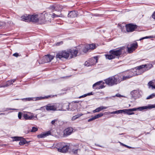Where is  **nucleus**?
Instances as JSON below:
<instances>
[{
	"label": "nucleus",
	"instance_id": "nucleus-30",
	"mask_svg": "<svg viewBox=\"0 0 155 155\" xmlns=\"http://www.w3.org/2000/svg\"><path fill=\"white\" fill-rule=\"evenodd\" d=\"M12 84V82L11 80L8 81L6 82V84L5 85H4V87H8Z\"/></svg>",
	"mask_w": 155,
	"mask_h": 155
},
{
	"label": "nucleus",
	"instance_id": "nucleus-6",
	"mask_svg": "<svg viewBox=\"0 0 155 155\" xmlns=\"http://www.w3.org/2000/svg\"><path fill=\"white\" fill-rule=\"evenodd\" d=\"M56 57L57 58H59L60 59L62 58L66 59H68L69 56L68 49L59 51L56 54Z\"/></svg>",
	"mask_w": 155,
	"mask_h": 155
},
{
	"label": "nucleus",
	"instance_id": "nucleus-24",
	"mask_svg": "<svg viewBox=\"0 0 155 155\" xmlns=\"http://www.w3.org/2000/svg\"><path fill=\"white\" fill-rule=\"evenodd\" d=\"M30 15L23 16L21 17L22 20L26 22L30 21Z\"/></svg>",
	"mask_w": 155,
	"mask_h": 155
},
{
	"label": "nucleus",
	"instance_id": "nucleus-5",
	"mask_svg": "<svg viewBox=\"0 0 155 155\" xmlns=\"http://www.w3.org/2000/svg\"><path fill=\"white\" fill-rule=\"evenodd\" d=\"M121 73L122 81L129 79L133 76L138 75L137 74L138 73L137 72V71H135L134 73L132 71H128L127 72V75H124V73Z\"/></svg>",
	"mask_w": 155,
	"mask_h": 155
},
{
	"label": "nucleus",
	"instance_id": "nucleus-15",
	"mask_svg": "<svg viewBox=\"0 0 155 155\" xmlns=\"http://www.w3.org/2000/svg\"><path fill=\"white\" fill-rule=\"evenodd\" d=\"M61 7L59 5L54 4L51 5L49 7V9L52 10V11H59L61 9Z\"/></svg>",
	"mask_w": 155,
	"mask_h": 155
},
{
	"label": "nucleus",
	"instance_id": "nucleus-17",
	"mask_svg": "<svg viewBox=\"0 0 155 155\" xmlns=\"http://www.w3.org/2000/svg\"><path fill=\"white\" fill-rule=\"evenodd\" d=\"M48 54L45 55L41 59L39 60V63L40 64H44L48 62Z\"/></svg>",
	"mask_w": 155,
	"mask_h": 155
},
{
	"label": "nucleus",
	"instance_id": "nucleus-35",
	"mask_svg": "<svg viewBox=\"0 0 155 155\" xmlns=\"http://www.w3.org/2000/svg\"><path fill=\"white\" fill-rule=\"evenodd\" d=\"M155 97V94H152L148 96L146 98L147 100L152 99Z\"/></svg>",
	"mask_w": 155,
	"mask_h": 155
},
{
	"label": "nucleus",
	"instance_id": "nucleus-36",
	"mask_svg": "<svg viewBox=\"0 0 155 155\" xmlns=\"http://www.w3.org/2000/svg\"><path fill=\"white\" fill-rule=\"evenodd\" d=\"M103 114L102 113H100V114H98L94 116L95 118V119H97L99 118L100 117H101L103 116Z\"/></svg>",
	"mask_w": 155,
	"mask_h": 155
},
{
	"label": "nucleus",
	"instance_id": "nucleus-57",
	"mask_svg": "<svg viewBox=\"0 0 155 155\" xmlns=\"http://www.w3.org/2000/svg\"><path fill=\"white\" fill-rule=\"evenodd\" d=\"M116 96H117V97H120V96H121V95H120V94H117L116 95Z\"/></svg>",
	"mask_w": 155,
	"mask_h": 155
},
{
	"label": "nucleus",
	"instance_id": "nucleus-59",
	"mask_svg": "<svg viewBox=\"0 0 155 155\" xmlns=\"http://www.w3.org/2000/svg\"><path fill=\"white\" fill-rule=\"evenodd\" d=\"M9 110H16V109H12V108H9Z\"/></svg>",
	"mask_w": 155,
	"mask_h": 155
},
{
	"label": "nucleus",
	"instance_id": "nucleus-1",
	"mask_svg": "<svg viewBox=\"0 0 155 155\" xmlns=\"http://www.w3.org/2000/svg\"><path fill=\"white\" fill-rule=\"evenodd\" d=\"M79 52V54L87 53L90 50H93L97 47L95 44H87L78 46Z\"/></svg>",
	"mask_w": 155,
	"mask_h": 155
},
{
	"label": "nucleus",
	"instance_id": "nucleus-44",
	"mask_svg": "<svg viewBox=\"0 0 155 155\" xmlns=\"http://www.w3.org/2000/svg\"><path fill=\"white\" fill-rule=\"evenodd\" d=\"M54 58V56L51 55L49 54V62H50Z\"/></svg>",
	"mask_w": 155,
	"mask_h": 155
},
{
	"label": "nucleus",
	"instance_id": "nucleus-47",
	"mask_svg": "<svg viewBox=\"0 0 155 155\" xmlns=\"http://www.w3.org/2000/svg\"><path fill=\"white\" fill-rule=\"evenodd\" d=\"M78 149H76V150H74L73 149L72 150V152H73V153L74 154H77L78 153Z\"/></svg>",
	"mask_w": 155,
	"mask_h": 155
},
{
	"label": "nucleus",
	"instance_id": "nucleus-7",
	"mask_svg": "<svg viewBox=\"0 0 155 155\" xmlns=\"http://www.w3.org/2000/svg\"><path fill=\"white\" fill-rule=\"evenodd\" d=\"M68 51L70 59L76 57L78 55H80L78 47L74 49H68Z\"/></svg>",
	"mask_w": 155,
	"mask_h": 155
},
{
	"label": "nucleus",
	"instance_id": "nucleus-40",
	"mask_svg": "<svg viewBox=\"0 0 155 155\" xmlns=\"http://www.w3.org/2000/svg\"><path fill=\"white\" fill-rule=\"evenodd\" d=\"M63 43V41H60L55 43V45L56 46H59L62 45Z\"/></svg>",
	"mask_w": 155,
	"mask_h": 155
},
{
	"label": "nucleus",
	"instance_id": "nucleus-61",
	"mask_svg": "<svg viewBox=\"0 0 155 155\" xmlns=\"http://www.w3.org/2000/svg\"><path fill=\"white\" fill-rule=\"evenodd\" d=\"M49 135H50L51 134V132L49 130Z\"/></svg>",
	"mask_w": 155,
	"mask_h": 155
},
{
	"label": "nucleus",
	"instance_id": "nucleus-23",
	"mask_svg": "<svg viewBox=\"0 0 155 155\" xmlns=\"http://www.w3.org/2000/svg\"><path fill=\"white\" fill-rule=\"evenodd\" d=\"M98 59L97 56L94 57L93 58H91L90 61L91 64L93 65L95 64L97 62Z\"/></svg>",
	"mask_w": 155,
	"mask_h": 155
},
{
	"label": "nucleus",
	"instance_id": "nucleus-8",
	"mask_svg": "<svg viewBox=\"0 0 155 155\" xmlns=\"http://www.w3.org/2000/svg\"><path fill=\"white\" fill-rule=\"evenodd\" d=\"M124 47H121L119 48L114 49L109 51L110 54H112L115 57H119L122 54V51L124 49Z\"/></svg>",
	"mask_w": 155,
	"mask_h": 155
},
{
	"label": "nucleus",
	"instance_id": "nucleus-56",
	"mask_svg": "<svg viewBox=\"0 0 155 155\" xmlns=\"http://www.w3.org/2000/svg\"><path fill=\"white\" fill-rule=\"evenodd\" d=\"M16 81V79H13L11 80V81H12V84L14 82Z\"/></svg>",
	"mask_w": 155,
	"mask_h": 155
},
{
	"label": "nucleus",
	"instance_id": "nucleus-12",
	"mask_svg": "<svg viewBox=\"0 0 155 155\" xmlns=\"http://www.w3.org/2000/svg\"><path fill=\"white\" fill-rule=\"evenodd\" d=\"M102 82V81H100L94 84L93 85V88L95 90L101 89L104 88L105 86L103 84H101Z\"/></svg>",
	"mask_w": 155,
	"mask_h": 155
},
{
	"label": "nucleus",
	"instance_id": "nucleus-62",
	"mask_svg": "<svg viewBox=\"0 0 155 155\" xmlns=\"http://www.w3.org/2000/svg\"><path fill=\"white\" fill-rule=\"evenodd\" d=\"M4 114V113H2L0 114V115Z\"/></svg>",
	"mask_w": 155,
	"mask_h": 155
},
{
	"label": "nucleus",
	"instance_id": "nucleus-60",
	"mask_svg": "<svg viewBox=\"0 0 155 155\" xmlns=\"http://www.w3.org/2000/svg\"><path fill=\"white\" fill-rule=\"evenodd\" d=\"M69 77V76H67L65 77H63V78H67Z\"/></svg>",
	"mask_w": 155,
	"mask_h": 155
},
{
	"label": "nucleus",
	"instance_id": "nucleus-54",
	"mask_svg": "<svg viewBox=\"0 0 155 155\" xmlns=\"http://www.w3.org/2000/svg\"><path fill=\"white\" fill-rule=\"evenodd\" d=\"M43 108H44V109L45 108L46 109V110H47L48 111V105H47L46 106V107H43Z\"/></svg>",
	"mask_w": 155,
	"mask_h": 155
},
{
	"label": "nucleus",
	"instance_id": "nucleus-50",
	"mask_svg": "<svg viewBox=\"0 0 155 155\" xmlns=\"http://www.w3.org/2000/svg\"><path fill=\"white\" fill-rule=\"evenodd\" d=\"M86 94H87V96H90V95H93L94 94V93H93L92 92H91L88 93Z\"/></svg>",
	"mask_w": 155,
	"mask_h": 155
},
{
	"label": "nucleus",
	"instance_id": "nucleus-2",
	"mask_svg": "<svg viewBox=\"0 0 155 155\" xmlns=\"http://www.w3.org/2000/svg\"><path fill=\"white\" fill-rule=\"evenodd\" d=\"M153 67L152 64H143L136 67L137 69V72L138 74H141L145 72L148 71Z\"/></svg>",
	"mask_w": 155,
	"mask_h": 155
},
{
	"label": "nucleus",
	"instance_id": "nucleus-34",
	"mask_svg": "<svg viewBox=\"0 0 155 155\" xmlns=\"http://www.w3.org/2000/svg\"><path fill=\"white\" fill-rule=\"evenodd\" d=\"M21 139H23L22 137H13V141H19L21 140Z\"/></svg>",
	"mask_w": 155,
	"mask_h": 155
},
{
	"label": "nucleus",
	"instance_id": "nucleus-37",
	"mask_svg": "<svg viewBox=\"0 0 155 155\" xmlns=\"http://www.w3.org/2000/svg\"><path fill=\"white\" fill-rule=\"evenodd\" d=\"M22 113L21 112H19L18 114V117L19 119L22 120Z\"/></svg>",
	"mask_w": 155,
	"mask_h": 155
},
{
	"label": "nucleus",
	"instance_id": "nucleus-22",
	"mask_svg": "<svg viewBox=\"0 0 155 155\" xmlns=\"http://www.w3.org/2000/svg\"><path fill=\"white\" fill-rule=\"evenodd\" d=\"M48 135V131L46 133H43L41 134L38 135L37 137L38 138H43Z\"/></svg>",
	"mask_w": 155,
	"mask_h": 155
},
{
	"label": "nucleus",
	"instance_id": "nucleus-18",
	"mask_svg": "<svg viewBox=\"0 0 155 155\" xmlns=\"http://www.w3.org/2000/svg\"><path fill=\"white\" fill-rule=\"evenodd\" d=\"M30 21H32L34 22H37L39 21V18H38V15H30Z\"/></svg>",
	"mask_w": 155,
	"mask_h": 155
},
{
	"label": "nucleus",
	"instance_id": "nucleus-10",
	"mask_svg": "<svg viewBox=\"0 0 155 155\" xmlns=\"http://www.w3.org/2000/svg\"><path fill=\"white\" fill-rule=\"evenodd\" d=\"M130 47H127V52L129 53H132L138 47L137 43L136 42L130 44Z\"/></svg>",
	"mask_w": 155,
	"mask_h": 155
},
{
	"label": "nucleus",
	"instance_id": "nucleus-16",
	"mask_svg": "<svg viewBox=\"0 0 155 155\" xmlns=\"http://www.w3.org/2000/svg\"><path fill=\"white\" fill-rule=\"evenodd\" d=\"M73 130V128L71 127H68L65 129L64 131V135L67 137L70 135Z\"/></svg>",
	"mask_w": 155,
	"mask_h": 155
},
{
	"label": "nucleus",
	"instance_id": "nucleus-20",
	"mask_svg": "<svg viewBox=\"0 0 155 155\" xmlns=\"http://www.w3.org/2000/svg\"><path fill=\"white\" fill-rule=\"evenodd\" d=\"M70 103H65L63 104L62 107V109L63 110H71V109L69 108Z\"/></svg>",
	"mask_w": 155,
	"mask_h": 155
},
{
	"label": "nucleus",
	"instance_id": "nucleus-21",
	"mask_svg": "<svg viewBox=\"0 0 155 155\" xmlns=\"http://www.w3.org/2000/svg\"><path fill=\"white\" fill-rule=\"evenodd\" d=\"M107 108V107H104L103 106H101L99 107L96 109L95 110H94L93 111V112L94 113H95L96 112H98L101 111Z\"/></svg>",
	"mask_w": 155,
	"mask_h": 155
},
{
	"label": "nucleus",
	"instance_id": "nucleus-33",
	"mask_svg": "<svg viewBox=\"0 0 155 155\" xmlns=\"http://www.w3.org/2000/svg\"><path fill=\"white\" fill-rule=\"evenodd\" d=\"M58 121V119H55L53 120H52L51 123V124L52 125H54L55 126L56 123Z\"/></svg>",
	"mask_w": 155,
	"mask_h": 155
},
{
	"label": "nucleus",
	"instance_id": "nucleus-55",
	"mask_svg": "<svg viewBox=\"0 0 155 155\" xmlns=\"http://www.w3.org/2000/svg\"><path fill=\"white\" fill-rule=\"evenodd\" d=\"M55 96H56L57 95H49V97H54Z\"/></svg>",
	"mask_w": 155,
	"mask_h": 155
},
{
	"label": "nucleus",
	"instance_id": "nucleus-3",
	"mask_svg": "<svg viewBox=\"0 0 155 155\" xmlns=\"http://www.w3.org/2000/svg\"><path fill=\"white\" fill-rule=\"evenodd\" d=\"M52 147L53 148L57 149L58 151L63 153H66L69 149L68 146L66 145L64 143H61L54 144Z\"/></svg>",
	"mask_w": 155,
	"mask_h": 155
},
{
	"label": "nucleus",
	"instance_id": "nucleus-4",
	"mask_svg": "<svg viewBox=\"0 0 155 155\" xmlns=\"http://www.w3.org/2000/svg\"><path fill=\"white\" fill-rule=\"evenodd\" d=\"M144 109H147V108L145 107V106L140 107L138 108L123 109V113L125 114H126L129 115H131L134 114V112H133V111H136L138 110L140 111H142Z\"/></svg>",
	"mask_w": 155,
	"mask_h": 155
},
{
	"label": "nucleus",
	"instance_id": "nucleus-26",
	"mask_svg": "<svg viewBox=\"0 0 155 155\" xmlns=\"http://www.w3.org/2000/svg\"><path fill=\"white\" fill-rule=\"evenodd\" d=\"M57 110V107L55 104L51 105L49 104V110L55 111Z\"/></svg>",
	"mask_w": 155,
	"mask_h": 155
},
{
	"label": "nucleus",
	"instance_id": "nucleus-14",
	"mask_svg": "<svg viewBox=\"0 0 155 155\" xmlns=\"http://www.w3.org/2000/svg\"><path fill=\"white\" fill-rule=\"evenodd\" d=\"M34 117V115L33 113L28 112V114H23L22 120H31Z\"/></svg>",
	"mask_w": 155,
	"mask_h": 155
},
{
	"label": "nucleus",
	"instance_id": "nucleus-19",
	"mask_svg": "<svg viewBox=\"0 0 155 155\" xmlns=\"http://www.w3.org/2000/svg\"><path fill=\"white\" fill-rule=\"evenodd\" d=\"M77 12L75 11H70L68 14V17L70 18H75L77 17Z\"/></svg>",
	"mask_w": 155,
	"mask_h": 155
},
{
	"label": "nucleus",
	"instance_id": "nucleus-52",
	"mask_svg": "<svg viewBox=\"0 0 155 155\" xmlns=\"http://www.w3.org/2000/svg\"><path fill=\"white\" fill-rule=\"evenodd\" d=\"M152 17L155 20V11H154L152 15Z\"/></svg>",
	"mask_w": 155,
	"mask_h": 155
},
{
	"label": "nucleus",
	"instance_id": "nucleus-43",
	"mask_svg": "<svg viewBox=\"0 0 155 155\" xmlns=\"http://www.w3.org/2000/svg\"><path fill=\"white\" fill-rule=\"evenodd\" d=\"M96 119L95 118V117L94 116H93V117H91V118H90V119H89L88 120V122H90V121H92Z\"/></svg>",
	"mask_w": 155,
	"mask_h": 155
},
{
	"label": "nucleus",
	"instance_id": "nucleus-13",
	"mask_svg": "<svg viewBox=\"0 0 155 155\" xmlns=\"http://www.w3.org/2000/svg\"><path fill=\"white\" fill-rule=\"evenodd\" d=\"M113 76L116 85L122 81L121 73H119Z\"/></svg>",
	"mask_w": 155,
	"mask_h": 155
},
{
	"label": "nucleus",
	"instance_id": "nucleus-49",
	"mask_svg": "<svg viewBox=\"0 0 155 155\" xmlns=\"http://www.w3.org/2000/svg\"><path fill=\"white\" fill-rule=\"evenodd\" d=\"M77 119V117H76L75 115L72 117L71 120L72 121H74L76 119Z\"/></svg>",
	"mask_w": 155,
	"mask_h": 155
},
{
	"label": "nucleus",
	"instance_id": "nucleus-9",
	"mask_svg": "<svg viewBox=\"0 0 155 155\" xmlns=\"http://www.w3.org/2000/svg\"><path fill=\"white\" fill-rule=\"evenodd\" d=\"M126 31L128 32H132L136 30L137 26L132 23L127 24L125 25Z\"/></svg>",
	"mask_w": 155,
	"mask_h": 155
},
{
	"label": "nucleus",
	"instance_id": "nucleus-63",
	"mask_svg": "<svg viewBox=\"0 0 155 155\" xmlns=\"http://www.w3.org/2000/svg\"><path fill=\"white\" fill-rule=\"evenodd\" d=\"M98 16H100L101 15V14H100H100H98Z\"/></svg>",
	"mask_w": 155,
	"mask_h": 155
},
{
	"label": "nucleus",
	"instance_id": "nucleus-29",
	"mask_svg": "<svg viewBox=\"0 0 155 155\" xmlns=\"http://www.w3.org/2000/svg\"><path fill=\"white\" fill-rule=\"evenodd\" d=\"M123 110H118L117 111H114L111 112V114H121L123 113Z\"/></svg>",
	"mask_w": 155,
	"mask_h": 155
},
{
	"label": "nucleus",
	"instance_id": "nucleus-58",
	"mask_svg": "<svg viewBox=\"0 0 155 155\" xmlns=\"http://www.w3.org/2000/svg\"><path fill=\"white\" fill-rule=\"evenodd\" d=\"M4 87V85H2V84H0V87Z\"/></svg>",
	"mask_w": 155,
	"mask_h": 155
},
{
	"label": "nucleus",
	"instance_id": "nucleus-25",
	"mask_svg": "<svg viewBox=\"0 0 155 155\" xmlns=\"http://www.w3.org/2000/svg\"><path fill=\"white\" fill-rule=\"evenodd\" d=\"M148 85L149 86L152 87L153 89H155V80L149 81Z\"/></svg>",
	"mask_w": 155,
	"mask_h": 155
},
{
	"label": "nucleus",
	"instance_id": "nucleus-42",
	"mask_svg": "<svg viewBox=\"0 0 155 155\" xmlns=\"http://www.w3.org/2000/svg\"><path fill=\"white\" fill-rule=\"evenodd\" d=\"M48 96H45L44 97H39L38 98L39 100H42L45 99H48Z\"/></svg>",
	"mask_w": 155,
	"mask_h": 155
},
{
	"label": "nucleus",
	"instance_id": "nucleus-41",
	"mask_svg": "<svg viewBox=\"0 0 155 155\" xmlns=\"http://www.w3.org/2000/svg\"><path fill=\"white\" fill-rule=\"evenodd\" d=\"M38 129L37 128L35 127H33L32 128V129L31 130V132H35L37 131Z\"/></svg>",
	"mask_w": 155,
	"mask_h": 155
},
{
	"label": "nucleus",
	"instance_id": "nucleus-28",
	"mask_svg": "<svg viewBox=\"0 0 155 155\" xmlns=\"http://www.w3.org/2000/svg\"><path fill=\"white\" fill-rule=\"evenodd\" d=\"M105 55L106 58L109 60H111L115 58V57L112 54H106Z\"/></svg>",
	"mask_w": 155,
	"mask_h": 155
},
{
	"label": "nucleus",
	"instance_id": "nucleus-45",
	"mask_svg": "<svg viewBox=\"0 0 155 155\" xmlns=\"http://www.w3.org/2000/svg\"><path fill=\"white\" fill-rule=\"evenodd\" d=\"M85 64L86 66H89L92 65L90 63V62L89 63H88V62L87 61H86L85 62Z\"/></svg>",
	"mask_w": 155,
	"mask_h": 155
},
{
	"label": "nucleus",
	"instance_id": "nucleus-48",
	"mask_svg": "<svg viewBox=\"0 0 155 155\" xmlns=\"http://www.w3.org/2000/svg\"><path fill=\"white\" fill-rule=\"evenodd\" d=\"M52 16L53 18H54L55 17H60V16L59 15H57L55 14L54 13H53V15H52Z\"/></svg>",
	"mask_w": 155,
	"mask_h": 155
},
{
	"label": "nucleus",
	"instance_id": "nucleus-11",
	"mask_svg": "<svg viewBox=\"0 0 155 155\" xmlns=\"http://www.w3.org/2000/svg\"><path fill=\"white\" fill-rule=\"evenodd\" d=\"M104 81L106 84L110 86L116 85L113 76L110 77L105 79Z\"/></svg>",
	"mask_w": 155,
	"mask_h": 155
},
{
	"label": "nucleus",
	"instance_id": "nucleus-46",
	"mask_svg": "<svg viewBox=\"0 0 155 155\" xmlns=\"http://www.w3.org/2000/svg\"><path fill=\"white\" fill-rule=\"evenodd\" d=\"M83 114L82 113H80L77 114V115H75L76 117H77V118H79L81 116H82Z\"/></svg>",
	"mask_w": 155,
	"mask_h": 155
},
{
	"label": "nucleus",
	"instance_id": "nucleus-53",
	"mask_svg": "<svg viewBox=\"0 0 155 155\" xmlns=\"http://www.w3.org/2000/svg\"><path fill=\"white\" fill-rule=\"evenodd\" d=\"M13 55L16 57H18L19 56L18 54L17 53H16L13 54Z\"/></svg>",
	"mask_w": 155,
	"mask_h": 155
},
{
	"label": "nucleus",
	"instance_id": "nucleus-38",
	"mask_svg": "<svg viewBox=\"0 0 155 155\" xmlns=\"http://www.w3.org/2000/svg\"><path fill=\"white\" fill-rule=\"evenodd\" d=\"M153 38V36H146L145 37H143L140 39V40H143L144 39H147V38Z\"/></svg>",
	"mask_w": 155,
	"mask_h": 155
},
{
	"label": "nucleus",
	"instance_id": "nucleus-39",
	"mask_svg": "<svg viewBox=\"0 0 155 155\" xmlns=\"http://www.w3.org/2000/svg\"><path fill=\"white\" fill-rule=\"evenodd\" d=\"M119 143H120V145H122V146H124V147H127V148H128L129 149L132 148V147H130V146H128L127 145H125V144H124L123 143H121L120 142H119Z\"/></svg>",
	"mask_w": 155,
	"mask_h": 155
},
{
	"label": "nucleus",
	"instance_id": "nucleus-27",
	"mask_svg": "<svg viewBox=\"0 0 155 155\" xmlns=\"http://www.w3.org/2000/svg\"><path fill=\"white\" fill-rule=\"evenodd\" d=\"M130 94L132 95V97L135 99V98L136 97L137 95L138 92L136 90H133L131 91Z\"/></svg>",
	"mask_w": 155,
	"mask_h": 155
},
{
	"label": "nucleus",
	"instance_id": "nucleus-32",
	"mask_svg": "<svg viewBox=\"0 0 155 155\" xmlns=\"http://www.w3.org/2000/svg\"><path fill=\"white\" fill-rule=\"evenodd\" d=\"M145 107H146L147 109H150L152 108H155V104L149 105L148 106H145Z\"/></svg>",
	"mask_w": 155,
	"mask_h": 155
},
{
	"label": "nucleus",
	"instance_id": "nucleus-31",
	"mask_svg": "<svg viewBox=\"0 0 155 155\" xmlns=\"http://www.w3.org/2000/svg\"><path fill=\"white\" fill-rule=\"evenodd\" d=\"M20 141L19 142V144L20 145H22L25 144L26 142V141L24 139L22 140V139H21V140H20Z\"/></svg>",
	"mask_w": 155,
	"mask_h": 155
},
{
	"label": "nucleus",
	"instance_id": "nucleus-51",
	"mask_svg": "<svg viewBox=\"0 0 155 155\" xmlns=\"http://www.w3.org/2000/svg\"><path fill=\"white\" fill-rule=\"evenodd\" d=\"M86 96H87V94H84V95H82V96H80V97H79V98H82V97H86Z\"/></svg>",
	"mask_w": 155,
	"mask_h": 155
}]
</instances>
